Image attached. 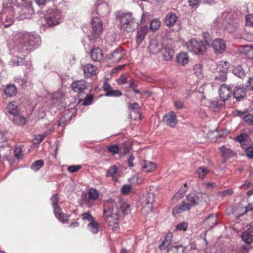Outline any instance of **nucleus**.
Returning <instances> with one entry per match:
<instances>
[{
	"instance_id": "nucleus-7",
	"label": "nucleus",
	"mask_w": 253,
	"mask_h": 253,
	"mask_svg": "<svg viewBox=\"0 0 253 253\" xmlns=\"http://www.w3.org/2000/svg\"><path fill=\"white\" fill-rule=\"evenodd\" d=\"M50 200L52 202L55 216L61 222H64L68 218V215L61 212V209L58 205L59 199L56 195L51 196Z\"/></svg>"
},
{
	"instance_id": "nucleus-59",
	"label": "nucleus",
	"mask_w": 253,
	"mask_h": 253,
	"mask_svg": "<svg viewBox=\"0 0 253 253\" xmlns=\"http://www.w3.org/2000/svg\"><path fill=\"white\" fill-rule=\"evenodd\" d=\"M200 2V0H189V5L192 9L197 8Z\"/></svg>"
},
{
	"instance_id": "nucleus-22",
	"label": "nucleus",
	"mask_w": 253,
	"mask_h": 253,
	"mask_svg": "<svg viewBox=\"0 0 253 253\" xmlns=\"http://www.w3.org/2000/svg\"><path fill=\"white\" fill-rule=\"evenodd\" d=\"M217 220L216 215L212 214L209 215L204 221V225L207 228L210 229L217 224Z\"/></svg>"
},
{
	"instance_id": "nucleus-39",
	"label": "nucleus",
	"mask_w": 253,
	"mask_h": 253,
	"mask_svg": "<svg viewBox=\"0 0 253 253\" xmlns=\"http://www.w3.org/2000/svg\"><path fill=\"white\" fill-rule=\"evenodd\" d=\"M234 74L239 78H242L245 76V72L240 66H237L233 70Z\"/></svg>"
},
{
	"instance_id": "nucleus-28",
	"label": "nucleus",
	"mask_w": 253,
	"mask_h": 253,
	"mask_svg": "<svg viewBox=\"0 0 253 253\" xmlns=\"http://www.w3.org/2000/svg\"><path fill=\"white\" fill-rule=\"evenodd\" d=\"M246 95L245 88L243 87L236 86L233 90V96L237 100Z\"/></svg>"
},
{
	"instance_id": "nucleus-16",
	"label": "nucleus",
	"mask_w": 253,
	"mask_h": 253,
	"mask_svg": "<svg viewBox=\"0 0 253 253\" xmlns=\"http://www.w3.org/2000/svg\"><path fill=\"white\" fill-rule=\"evenodd\" d=\"M241 53L245 54L248 58L253 60V45H242L238 48Z\"/></svg>"
},
{
	"instance_id": "nucleus-21",
	"label": "nucleus",
	"mask_w": 253,
	"mask_h": 253,
	"mask_svg": "<svg viewBox=\"0 0 253 253\" xmlns=\"http://www.w3.org/2000/svg\"><path fill=\"white\" fill-rule=\"evenodd\" d=\"M83 70L86 78H91L96 74V68L91 64H87L83 67Z\"/></svg>"
},
{
	"instance_id": "nucleus-33",
	"label": "nucleus",
	"mask_w": 253,
	"mask_h": 253,
	"mask_svg": "<svg viewBox=\"0 0 253 253\" xmlns=\"http://www.w3.org/2000/svg\"><path fill=\"white\" fill-rule=\"evenodd\" d=\"M185 248L182 246H175L169 248L168 249V253H183Z\"/></svg>"
},
{
	"instance_id": "nucleus-55",
	"label": "nucleus",
	"mask_w": 253,
	"mask_h": 253,
	"mask_svg": "<svg viewBox=\"0 0 253 253\" xmlns=\"http://www.w3.org/2000/svg\"><path fill=\"white\" fill-rule=\"evenodd\" d=\"M127 78L126 75H122L119 79H117V82L119 84H123L127 83Z\"/></svg>"
},
{
	"instance_id": "nucleus-23",
	"label": "nucleus",
	"mask_w": 253,
	"mask_h": 253,
	"mask_svg": "<svg viewBox=\"0 0 253 253\" xmlns=\"http://www.w3.org/2000/svg\"><path fill=\"white\" fill-rule=\"evenodd\" d=\"M90 56L93 61H100L103 58L102 50L98 47L93 48L90 51Z\"/></svg>"
},
{
	"instance_id": "nucleus-13",
	"label": "nucleus",
	"mask_w": 253,
	"mask_h": 253,
	"mask_svg": "<svg viewBox=\"0 0 253 253\" xmlns=\"http://www.w3.org/2000/svg\"><path fill=\"white\" fill-rule=\"evenodd\" d=\"M125 53V51L122 48H118L110 55L108 59L113 62H118L123 58Z\"/></svg>"
},
{
	"instance_id": "nucleus-48",
	"label": "nucleus",
	"mask_w": 253,
	"mask_h": 253,
	"mask_svg": "<svg viewBox=\"0 0 253 253\" xmlns=\"http://www.w3.org/2000/svg\"><path fill=\"white\" fill-rule=\"evenodd\" d=\"M11 65L14 66H20L23 63V59L17 57H13L11 61Z\"/></svg>"
},
{
	"instance_id": "nucleus-63",
	"label": "nucleus",
	"mask_w": 253,
	"mask_h": 253,
	"mask_svg": "<svg viewBox=\"0 0 253 253\" xmlns=\"http://www.w3.org/2000/svg\"><path fill=\"white\" fill-rule=\"evenodd\" d=\"M128 108L130 111L137 112L139 109V106L137 103H134L132 104H129Z\"/></svg>"
},
{
	"instance_id": "nucleus-19",
	"label": "nucleus",
	"mask_w": 253,
	"mask_h": 253,
	"mask_svg": "<svg viewBox=\"0 0 253 253\" xmlns=\"http://www.w3.org/2000/svg\"><path fill=\"white\" fill-rule=\"evenodd\" d=\"M25 4V2H24L22 0H7L5 4V7L4 9L8 10L9 8H10L13 10L14 7L16 6L18 8L21 6L23 8Z\"/></svg>"
},
{
	"instance_id": "nucleus-61",
	"label": "nucleus",
	"mask_w": 253,
	"mask_h": 253,
	"mask_svg": "<svg viewBox=\"0 0 253 253\" xmlns=\"http://www.w3.org/2000/svg\"><path fill=\"white\" fill-rule=\"evenodd\" d=\"M246 25L253 26V15L249 14L246 16Z\"/></svg>"
},
{
	"instance_id": "nucleus-52",
	"label": "nucleus",
	"mask_w": 253,
	"mask_h": 253,
	"mask_svg": "<svg viewBox=\"0 0 253 253\" xmlns=\"http://www.w3.org/2000/svg\"><path fill=\"white\" fill-rule=\"evenodd\" d=\"M105 95L107 96H120L122 95V92L119 90H111L107 93H106Z\"/></svg>"
},
{
	"instance_id": "nucleus-45",
	"label": "nucleus",
	"mask_w": 253,
	"mask_h": 253,
	"mask_svg": "<svg viewBox=\"0 0 253 253\" xmlns=\"http://www.w3.org/2000/svg\"><path fill=\"white\" fill-rule=\"evenodd\" d=\"M248 135L245 133H241L234 138V140L236 142H239L241 145L244 144V143L247 141Z\"/></svg>"
},
{
	"instance_id": "nucleus-36",
	"label": "nucleus",
	"mask_w": 253,
	"mask_h": 253,
	"mask_svg": "<svg viewBox=\"0 0 253 253\" xmlns=\"http://www.w3.org/2000/svg\"><path fill=\"white\" fill-rule=\"evenodd\" d=\"M242 240L248 244H250L253 241V236L249 232H244L242 236Z\"/></svg>"
},
{
	"instance_id": "nucleus-54",
	"label": "nucleus",
	"mask_w": 253,
	"mask_h": 253,
	"mask_svg": "<svg viewBox=\"0 0 253 253\" xmlns=\"http://www.w3.org/2000/svg\"><path fill=\"white\" fill-rule=\"evenodd\" d=\"M14 156L16 158H17V159L21 158L23 156L22 149L20 147H15V149L14 150Z\"/></svg>"
},
{
	"instance_id": "nucleus-58",
	"label": "nucleus",
	"mask_w": 253,
	"mask_h": 253,
	"mask_svg": "<svg viewBox=\"0 0 253 253\" xmlns=\"http://www.w3.org/2000/svg\"><path fill=\"white\" fill-rule=\"evenodd\" d=\"M121 209L123 213L128 214L130 211V206L127 204H123L121 205Z\"/></svg>"
},
{
	"instance_id": "nucleus-40",
	"label": "nucleus",
	"mask_w": 253,
	"mask_h": 253,
	"mask_svg": "<svg viewBox=\"0 0 253 253\" xmlns=\"http://www.w3.org/2000/svg\"><path fill=\"white\" fill-rule=\"evenodd\" d=\"M43 166V161L39 160L35 161L31 165V168L35 171H38Z\"/></svg>"
},
{
	"instance_id": "nucleus-8",
	"label": "nucleus",
	"mask_w": 253,
	"mask_h": 253,
	"mask_svg": "<svg viewBox=\"0 0 253 253\" xmlns=\"http://www.w3.org/2000/svg\"><path fill=\"white\" fill-rule=\"evenodd\" d=\"M0 21L4 27H7L13 23V10L9 8L8 10L4 9L0 15Z\"/></svg>"
},
{
	"instance_id": "nucleus-9",
	"label": "nucleus",
	"mask_w": 253,
	"mask_h": 253,
	"mask_svg": "<svg viewBox=\"0 0 253 253\" xmlns=\"http://www.w3.org/2000/svg\"><path fill=\"white\" fill-rule=\"evenodd\" d=\"M206 194L201 193H191L186 196V200L188 201V204L190 205V208L195 207L202 202V199L204 197H207Z\"/></svg>"
},
{
	"instance_id": "nucleus-14",
	"label": "nucleus",
	"mask_w": 253,
	"mask_h": 253,
	"mask_svg": "<svg viewBox=\"0 0 253 253\" xmlns=\"http://www.w3.org/2000/svg\"><path fill=\"white\" fill-rule=\"evenodd\" d=\"M231 88L226 84H221L219 89V94L220 99L224 102L230 96Z\"/></svg>"
},
{
	"instance_id": "nucleus-37",
	"label": "nucleus",
	"mask_w": 253,
	"mask_h": 253,
	"mask_svg": "<svg viewBox=\"0 0 253 253\" xmlns=\"http://www.w3.org/2000/svg\"><path fill=\"white\" fill-rule=\"evenodd\" d=\"M88 229L93 234H96L98 232L99 225L94 220L90 222L87 225Z\"/></svg>"
},
{
	"instance_id": "nucleus-17",
	"label": "nucleus",
	"mask_w": 253,
	"mask_h": 253,
	"mask_svg": "<svg viewBox=\"0 0 253 253\" xmlns=\"http://www.w3.org/2000/svg\"><path fill=\"white\" fill-rule=\"evenodd\" d=\"M190 205L185 201H183L180 204L177 205L172 210V214L173 215L177 214L179 213L183 212L185 211H189L191 209Z\"/></svg>"
},
{
	"instance_id": "nucleus-57",
	"label": "nucleus",
	"mask_w": 253,
	"mask_h": 253,
	"mask_svg": "<svg viewBox=\"0 0 253 253\" xmlns=\"http://www.w3.org/2000/svg\"><path fill=\"white\" fill-rule=\"evenodd\" d=\"M244 121L250 125H253V115L249 114L244 116Z\"/></svg>"
},
{
	"instance_id": "nucleus-42",
	"label": "nucleus",
	"mask_w": 253,
	"mask_h": 253,
	"mask_svg": "<svg viewBox=\"0 0 253 253\" xmlns=\"http://www.w3.org/2000/svg\"><path fill=\"white\" fill-rule=\"evenodd\" d=\"M6 133V132L4 130L0 132V147H4L7 145Z\"/></svg>"
},
{
	"instance_id": "nucleus-27",
	"label": "nucleus",
	"mask_w": 253,
	"mask_h": 253,
	"mask_svg": "<svg viewBox=\"0 0 253 253\" xmlns=\"http://www.w3.org/2000/svg\"><path fill=\"white\" fill-rule=\"evenodd\" d=\"M176 61L178 64L182 66L187 64L189 61L187 53L182 52L178 54L176 57Z\"/></svg>"
},
{
	"instance_id": "nucleus-62",
	"label": "nucleus",
	"mask_w": 253,
	"mask_h": 253,
	"mask_svg": "<svg viewBox=\"0 0 253 253\" xmlns=\"http://www.w3.org/2000/svg\"><path fill=\"white\" fill-rule=\"evenodd\" d=\"M247 157L249 158L253 157V147L250 146L245 149Z\"/></svg>"
},
{
	"instance_id": "nucleus-20",
	"label": "nucleus",
	"mask_w": 253,
	"mask_h": 253,
	"mask_svg": "<svg viewBox=\"0 0 253 253\" xmlns=\"http://www.w3.org/2000/svg\"><path fill=\"white\" fill-rule=\"evenodd\" d=\"M227 62H221L220 65H225V68H224L222 70L219 69V74L218 76L215 77V80L216 81L225 82L227 79Z\"/></svg>"
},
{
	"instance_id": "nucleus-56",
	"label": "nucleus",
	"mask_w": 253,
	"mask_h": 253,
	"mask_svg": "<svg viewBox=\"0 0 253 253\" xmlns=\"http://www.w3.org/2000/svg\"><path fill=\"white\" fill-rule=\"evenodd\" d=\"M221 105L219 104L217 101H212L210 104V107L214 111H216L219 109Z\"/></svg>"
},
{
	"instance_id": "nucleus-51",
	"label": "nucleus",
	"mask_w": 253,
	"mask_h": 253,
	"mask_svg": "<svg viewBox=\"0 0 253 253\" xmlns=\"http://www.w3.org/2000/svg\"><path fill=\"white\" fill-rule=\"evenodd\" d=\"M131 190V186L130 185L126 184L122 186L121 189V193L124 195L128 194Z\"/></svg>"
},
{
	"instance_id": "nucleus-44",
	"label": "nucleus",
	"mask_w": 253,
	"mask_h": 253,
	"mask_svg": "<svg viewBox=\"0 0 253 253\" xmlns=\"http://www.w3.org/2000/svg\"><path fill=\"white\" fill-rule=\"evenodd\" d=\"M107 150L112 154L114 155L118 153L119 151H122V147H119L118 145H112L107 146Z\"/></svg>"
},
{
	"instance_id": "nucleus-35",
	"label": "nucleus",
	"mask_w": 253,
	"mask_h": 253,
	"mask_svg": "<svg viewBox=\"0 0 253 253\" xmlns=\"http://www.w3.org/2000/svg\"><path fill=\"white\" fill-rule=\"evenodd\" d=\"M169 238L168 235L166 236L163 241L159 245V249L161 251H164L166 252L167 250L168 251V247L169 245L170 242V239H168Z\"/></svg>"
},
{
	"instance_id": "nucleus-38",
	"label": "nucleus",
	"mask_w": 253,
	"mask_h": 253,
	"mask_svg": "<svg viewBox=\"0 0 253 253\" xmlns=\"http://www.w3.org/2000/svg\"><path fill=\"white\" fill-rule=\"evenodd\" d=\"M194 74L199 78L203 77L202 65L200 63L196 64L193 67Z\"/></svg>"
},
{
	"instance_id": "nucleus-49",
	"label": "nucleus",
	"mask_w": 253,
	"mask_h": 253,
	"mask_svg": "<svg viewBox=\"0 0 253 253\" xmlns=\"http://www.w3.org/2000/svg\"><path fill=\"white\" fill-rule=\"evenodd\" d=\"M188 223L186 222H182L179 223L176 226V229L180 231H186L188 227Z\"/></svg>"
},
{
	"instance_id": "nucleus-50",
	"label": "nucleus",
	"mask_w": 253,
	"mask_h": 253,
	"mask_svg": "<svg viewBox=\"0 0 253 253\" xmlns=\"http://www.w3.org/2000/svg\"><path fill=\"white\" fill-rule=\"evenodd\" d=\"M233 193V191L232 189H229L225 190H223L222 191H219L217 193V196L224 197L227 195H231Z\"/></svg>"
},
{
	"instance_id": "nucleus-15",
	"label": "nucleus",
	"mask_w": 253,
	"mask_h": 253,
	"mask_svg": "<svg viewBox=\"0 0 253 253\" xmlns=\"http://www.w3.org/2000/svg\"><path fill=\"white\" fill-rule=\"evenodd\" d=\"M72 87L75 92L79 93L84 92V90L86 89V82L84 80L75 81L73 83Z\"/></svg>"
},
{
	"instance_id": "nucleus-30",
	"label": "nucleus",
	"mask_w": 253,
	"mask_h": 253,
	"mask_svg": "<svg viewBox=\"0 0 253 253\" xmlns=\"http://www.w3.org/2000/svg\"><path fill=\"white\" fill-rule=\"evenodd\" d=\"M220 151L221 153L222 156L227 159L234 156L236 154L235 152L233 150L224 146L220 148Z\"/></svg>"
},
{
	"instance_id": "nucleus-46",
	"label": "nucleus",
	"mask_w": 253,
	"mask_h": 253,
	"mask_svg": "<svg viewBox=\"0 0 253 253\" xmlns=\"http://www.w3.org/2000/svg\"><path fill=\"white\" fill-rule=\"evenodd\" d=\"M117 170V167L116 165L110 167L106 173V177H112L114 178Z\"/></svg>"
},
{
	"instance_id": "nucleus-12",
	"label": "nucleus",
	"mask_w": 253,
	"mask_h": 253,
	"mask_svg": "<svg viewBox=\"0 0 253 253\" xmlns=\"http://www.w3.org/2000/svg\"><path fill=\"white\" fill-rule=\"evenodd\" d=\"M163 121L164 123L171 127H174L178 123L176 114L174 112H170L166 114L164 117Z\"/></svg>"
},
{
	"instance_id": "nucleus-24",
	"label": "nucleus",
	"mask_w": 253,
	"mask_h": 253,
	"mask_svg": "<svg viewBox=\"0 0 253 253\" xmlns=\"http://www.w3.org/2000/svg\"><path fill=\"white\" fill-rule=\"evenodd\" d=\"M141 165L142 170L146 172H152L156 168L155 163L146 160L142 161Z\"/></svg>"
},
{
	"instance_id": "nucleus-25",
	"label": "nucleus",
	"mask_w": 253,
	"mask_h": 253,
	"mask_svg": "<svg viewBox=\"0 0 253 253\" xmlns=\"http://www.w3.org/2000/svg\"><path fill=\"white\" fill-rule=\"evenodd\" d=\"M177 19L176 15L173 13H168L165 19V24L169 27H172L174 25Z\"/></svg>"
},
{
	"instance_id": "nucleus-26",
	"label": "nucleus",
	"mask_w": 253,
	"mask_h": 253,
	"mask_svg": "<svg viewBox=\"0 0 253 253\" xmlns=\"http://www.w3.org/2000/svg\"><path fill=\"white\" fill-rule=\"evenodd\" d=\"M162 46L158 44L157 41L152 40L151 41L148 47L149 51L153 54L158 53L161 49Z\"/></svg>"
},
{
	"instance_id": "nucleus-10",
	"label": "nucleus",
	"mask_w": 253,
	"mask_h": 253,
	"mask_svg": "<svg viewBox=\"0 0 253 253\" xmlns=\"http://www.w3.org/2000/svg\"><path fill=\"white\" fill-rule=\"evenodd\" d=\"M212 47L216 53H222L226 49V44L225 41L220 38L214 40L212 42Z\"/></svg>"
},
{
	"instance_id": "nucleus-29",
	"label": "nucleus",
	"mask_w": 253,
	"mask_h": 253,
	"mask_svg": "<svg viewBox=\"0 0 253 253\" xmlns=\"http://www.w3.org/2000/svg\"><path fill=\"white\" fill-rule=\"evenodd\" d=\"M17 92L16 86L11 84L7 85L4 89V93L7 97L14 96L17 94Z\"/></svg>"
},
{
	"instance_id": "nucleus-53",
	"label": "nucleus",
	"mask_w": 253,
	"mask_h": 253,
	"mask_svg": "<svg viewBox=\"0 0 253 253\" xmlns=\"http://www.w3.org/2000/svg\"><path fill=\"white\" fill-rule=\"evenodd\" d=\"M236 28V27L234 24L230 22L225 25V30L229 33L234 32Z\"/></svg>"
},
{
	"instance_id": "nucleus-5",
	"label": "nucleus",
	"mask_w": 253,
	"mask_h": 253,
	"mask_svg": "<svg viewBox=\"0 0 253 253\" xmlns=\"http://www.w3.org/2000/svg\"><path fill=\"white\" fill-rule=\"evenodd\" d=\"M61 12L57 10H51L45 16V20L48 26L51 27L59 24L62 20Z\"/></svg>"
},
{
	"instance_id": "nucleus-1",
	"label": "nucleus",
	"mask_w": 253,
	"mask_h": 253,
	"mask_svg": "<svg viewBox=\"0 0 253 253\" xmlns=\"http://www.w3.org/2000/svg\"><path fill=\"white\" fill-rule=\"evenodd\" d=\"M15 48L20 52L29 51L37 48L41 43L38 35L24 32L16 33L14 36Z\"/></svg>"
},
{
	"instance_id": "nucleus-4",
	"label": "nucleus",
	"mask_w": 253,
	"mask_h": 253,
	"mask_svg": "<svg viewBox=\"0 0 253 253\" xmlns=\"http://www.w3.org/2000/svg\"><path fill=\"white\" fill-rule=\"evenodd\" d=\"M186 45L188 51L195 54H202L206 49L204 43L202 41L194 39L190 40Z\"/></svg>"
},
{
	"instance_id": "nucleus-47",
	"label": "nucleus",
	"mask_w": 253,
	"mask_h": 253,
	"mask_svg": "<svg viewBox=\"0 0 253 253\" xmlns=\"http://www.w3.org/2000/svg\"><path fill=\"white\" fill-rule=\"evenodd\" d=\"M161 25L160 20L155 19H153L150 24V28L153 31H156L159 29Z\"/></svg>"
},
{
	"instance_id": "nucleus-32",
	"label": "nucleus",
	"mask_w": 253,
	"mask_h": 253,
	"mask_svg": "<svg viewBox=\"0 0 253 253\" xmlns=\"http://www.w3.org/2000/svg\"><path fill=\"white\" fill-rule=\"evenodd\" d=\"M147 34V30L145 28H141L138 30L136 35V42L139 44L145 38Z\"/></svg>"
},
{
	"instance_id": "nucleus-60",
	"label": "nucleus",
	"mask_w": 253,
	"mask_h": 253,
	"mask_svg": "<svg viewBox=\"0 0 253 253\" xmlns=\"http://www.w3.org/2000/svg\"><path fill=\"white\" fill-rule=\"evenodd\" d=\"M81 168V167L80 165L71 166L68 168V170L71 173H74L78 171Z\"/></svg>"
},
{
	"instance_id": "nucleus-41",
	"label": "nucleus",
	"mask_w": 253,
	"mask_h": 253,
	"mask_svg": "<svg viewBox=\"0 0 253 253\" xmlns=\"http://www.w3.org/2000/svg\"><path fill=\"white\" fill-rule=\"evenodd\" d=\"M187 190V184H185L184 186L181 187L178 191V192L173 196V199H180L181 198L184 194L186 193Z\"/></svg>"
},
{
	"instance_id": "nucleus-3",
	"label": "nucleus",
	"mask_w": 253,
	"mask_h": 253,
	"mask_svg": "<svg viewBox=\"0 0 253 253\" xmlns=\"http://www.w3.org/2000/svg\"><path fill=\"white\" fill-rule=\"evenodd\" d=\"M103 215L106 222L109 224L118 220V206L114 200H110L105 203Z\"/></svg>"
},
{
	"instance_id": "nucleus-34",
	"label": "nucleus",
	"mask_w": 253,
	"mask_h": 253,
	"mask_svg": "<svg viewBox=\"0 0 253 253\" xmlns=\"http://www.w3.org/2000/svg\"><path fill=\"white\" fill-rule=\"evenodd\" d=\"M88 199L90 200H95L99 197V193L97 190L95 188H90L87 192Z\"/></svg>"
},
{
	"instance_id": "nucleus-64",
	"label": "nucleus",
	"mask_w": 253,
	"mask_h": 253,
	"mask_svg": "<svg viewBox=\"0 0 253 253\" xmlns=\"http://www.w3.org/2000/svg\"><path fill=\"white\" fill-rule=\"evenodd\" d=\"M83 219H87L89 221H93L94 220L93 217L89 213H84L82 214Z\"/></svg>"
},
{
	"instance_id": "nucleus-18",
	"label": "nucleus",
	"mask_w": 253,
	"mask_h": 253,
	"mask_svg": "<svg viewBox=\"0 0 253 253\" xmlns=\"http://www.w3.org/2000/svg\"><path fill=\"white\" fill-rule=\"evenodd\" d=\"M161 51L163 59L166 61L170 60L174 54L173 49L168 45L164 46Z\"/></svg>"
},
{
	"instance_id": "nucleus-11",
	"label": "nucleus",
	"mask_w": 253,
	"mask_h": 253,
	"mask_svg": "<svg viewBox=\"0 0 253 253\" xmlns=\"http://www.w3.org/2000/svg\"><path fill=\"white\" fill-rule=\"evenodd\" d=\"M91 27L93 33L95 36L99 35L102 32V22L98 17H95L94 15L93 16L92 18Z\"/></svg>"
},
{
	"instance_id": "nucleus-6",
	"label": "nucleus",
	"mask_w": 253,
	"mask_h": 253,
	"mask_svg": "<svg viewBox=\"0 0 253 253\" xmlns=\"http://www.w3.org/2000/svg\"><path fill=\"white\" fill-rule=\"evenodd\" d=\"M143 211L148 213L152 211L153 203L154 202V195L152 193H146L140 198Z\"/></svg>"
},
{
	"instance_id": "nucleus-43",
	"label": "nucleus",
	"mask_w": 253,
	"mask_h": 253,
	"mask_svg": "<svg viewBox=\"0 0 253 253\" xmlns=\"http://www.w3.org/2000/svg\"><path fill=\"white\" fill-rule=\"evenodd\" d=\"M199 177L203 179L205 176L209 173V170L204 167H200L197 171Z\"/></svg>"
},
{
	"instance_id": "nucleus-2",
	"label": "nucleus",
	"mask_w": 253,
	"mask_h": 253,
	"mask_svg": "<svg viewBox=\"0 0 253 253\" xmlns=\"http://www.w3.org/2000/svg\"><path fill=\"white\" fill-rule=\"evenodd\" d=\"M119 19L120 27L124 31L132 32L138 27V23L130 12L120 14Z\"/></svg>"
},
{
	"instance_id": "nucleus-31",
	"label": "nucleus",
	"mask_w": 253,
	"mask_h": 253,
	"mask_svg": "<svg viewBox=\"0 0 253 253\" xmlns=\"http://www.w3.org/2000/svg\"><path fill=\"white\" fill-rule=\"evenodd\" d=\"M18 106L16 102L12 101L8 103L7 106V110L9 113L16 115L18 114Z\"/></svg>"
}]
</instances>
